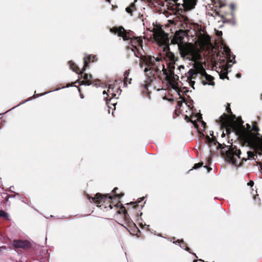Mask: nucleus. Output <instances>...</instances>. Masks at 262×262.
Listing matches in <instances>:
<instances>
[{
  "label": "nucleus",
  "instance_id": "f257e3e1",
  "mask_svg": "<svg viewBox=\"0 0 262 262\" xmlns=\"http://www.w3.org/2000/svg\"><path fill=\"white\" fill-rule=\"evenodd\" d=\"M110 32L116 34L119 37H122L123 40H129L130 46L132 47L131 50L137 57L140 58V66L143 64L146 66L144 72L149 71H156L158 69V62L160 58L158 57H155L150 55H144L142 52V40L140 37L130 38L127 36L126 33L122 27H113L110 29Z\"/></svg>",
  "mask_w": 262,
  "mask_h": 262
},
{
  "label": "nucleus",
  "instance_id": "f03ea898",
  "mask_svg": "<svg viewBox=\"0 0 262 262\" xmlns=\"http://www.w3.org/2000/svg\"><path fill=\"white\" fill-rule=\"evenodd\" d=\"M186 33L183 30L177 31L171 40V43L177 45L181 57L186 60L195 61L201 59L200 50L191 43L184 40Z\"/></svg>",
  "mask_w": 262,
  "mask_h": 262
},
{
  "label": "nucleus",
  "instance_id": "7ed1b4c3",
  "mask_svg": "<svg viewBox=\"0 0 262 262\" xmlns=\"http://www.w3.org/2000/svg\"><path fill=\"white\" fill-rule=\"evenodd\" d=\"M201 60L202 58L199 60L193 61L192 68L190 69L186 74V81L193 89H194L193 86L195 83L194 79L199 74L205 79L204 80L202 79L203 85L208 84L213 86L215 84L213 81V77L207 74L201 62Z\"/></svg>",
  "mask_w": 262,
  "mask_h": 262
},
{
  "label": "nucleus",
  "instance_id": "20e7f679",
  "mask_svg": "<svg viewBox=\"0 0 262 262\" xmlns=\"http://www.w3.org/2000/svg\"><path fill=\"white\" fill-rule=\"evenodd\" d=\"M247 132L244 131L242 135V138L244 142L249 146L256 148L262 151V136L261 138L257 137L259 134L257 133L254 134L252 133L250 129V125L246 124Z\"/></svg>",
  "mask_w": 262,
  "mask_h": 262
},
{
  "label": "nucleus",
  "instance_id": "39448f33",
  "mask_svg": "<svg viewBox=\"0 0 262 262\" xmlns=\"http://www.w3.org/2000/svg\"><path fill=\"white\" fill-rule=\"evenodd\" d=\"M241 150L238 149L236 147H229L226 151V156L228 160L232 165L235 167H237L241 165L239 161Z\"/></svg>",
  "mask_w": 262,
  "mask_h": 262
},
{
  "label": "nucleus",
  "instance_id": "423d86ee",
  "mask_svg": "<svg viewBox=\"0 0 262 262\" xmlns=\"http://www.w3.org/2000/svg\"><path fill=\"white\" fill-rule=\"evenodd\" d=\"M174 67L173 66L169 68L168 72H166V78L169 82L172 88L176 89L177 87V82L176 81L178 80L179 76L174 74Z\"/></svg>",
  "mask_w": 262,
  "mask_h": 262
},
{
  "label": "nucleus",
  "instance_id": "0eeeda50",
  "mask_svg": "<svg viewBox=\"0 0 262 262\" xmlns=\"http://www.w3.org/2000/svg\"><path fill=\"white\" fill-rule=\"evenodd\" d=\"M84 66L82 69V72L80 73L81 77L83 78L84 80V84L86 85H90L92 84V82L90 81L92 79V76L86 73H83V72L85 71V68L88 65V62L86 59V57L83 58Z\"/></svg>",
  "mask_w": 262,
  "mask_h": 262
},
{
  "label": "nucleus",
  "instance_id": "6e6552de",
  "mask_svg": "<svg viewBox=\"0 0 262 262\" xmlns=\"http://www.w3.org/2000/svg\"><path fill=\"white\" fill-rule=\"evenodd\" d=\"M198 0H183L182 6L185 10L193 9Z\"/></svg>",
  "mask_w": 262,
  "mask_h": 262
},
{
  "label": "nucleus",
  "instance_id": "1a4fd4ad",
  "mask_svg": "<svg viewBox=\"0 0 262 262\" xmlns=\"http://www.w3.org/2000/svg\"><path fill=\"white\" fill-rule=\"evenodd\" d=\"M13 245L16 248H26L30 246V243L28 241L14 240Z\"/></svg>",
  "mask_w": 262,
  "mask_h": 262
},
{
  "label": "nucleus",
  "instance_id": "9d476101",
  "mask_svg": "<svg viewBox=\"0 0 262 262\" xmlns=\"http://www.w3.org/2000/svg\"><path fill=\"white\" fill-rule=\"evenodd\" d=\"M220 122V125L222 127H227L230 124V119L229 116L224 114L221 116L217 121Z\"/></svg>",
  "mask_w": 262,
  "mask_h": 262
},
{
  "label": "nucleus",
  "instance_id": "9b49d317",
  "mask_svg": "<svg viewBox=\"0 0 262 262\" xmlns=\"http://www.w3.org/2000/svg\"><path fill=\"white\" fill-rule=\"evenodd\" d=\"M137 0H135L133 3H131L128 6L125 8V11L129 14V16H132L134 13L137 11L136 6L135 3Z\"/></svg>",
  "mask_w": 262,
  "mask_h": 262
},
{
  "label": "nucleus",
  "instance_id": "f8f14e48",
  "mask_svg": "<svg viewBox=\"0 0 262 262\" xmlns=\"http://www.w3.org/2000/svg\"><path fill=\"white\" fill-rule=\"evenodd\" d=\"M106 197V195H102L100 193H97L95 197L90 198L89 199L91 200L92 202H94L96 204L99 203V201L103 199V198Z\"/></svg>",
  "mask_w": 262,
  "mask_h": 262
},
{
  "label": "nucleus",
  "instance_id": "ddd939ff",
  "mask_svg": "<svg viewBox=\"0 0 262 262\" xmlns=\"http://www.w3.org/2000/svg\"><path fill=\"white\" fill-rule=\"evenodd\" d=\"M159 37H160L161 39H162L163 41L165 43L168 41L167 34H165L163 31L159 33Z\"/></svg>",
  "mask_w": 262,
  "mask_h": 262
},
{
  "label": "nucleus",
  "instance_id": "4468645a",
  "mask_svg": "<svg viewBox=\"0 0 262 262\" xmlns=\"http://www.w3.org/2000/svg\"><path fill=\"white\" fill-rule=\"evenodd\" d=\"M129 70H127L124 73V86H127V79H128V77L129 76Z\"/></svg>",
  "mask_w": 262,
  "mask_h": 262
},
{
  "label": "nucleus",
  "instance_id": "2eb2a0df",
  "mask_svg": "<svg viewBox=\"0 0 262 262\" xmlns=\"http://www.w3.org/2000/svg\"><path fill=\"white\" fill-rule=\"evenodd\" d=\"M248 159H254V154L252 151H248L247 152Z\"/></svg>",
  "mask_w": 262,
  "mask_h": 262
},
{
  "label": "nucleus",
  "instance_id": "dca6fc26",
  "mask_svg": "<svg viewBox=\"0 0 262 262\" xmlns=\"http://www.w3.org/2000/svg\"><path fill=\"white\" fill-rule=\"evenodd\" d=\"M202 165H203L202 163H198L195 164L193 166V168H191V169H190L189 171L192 170L193 169H198V168L202 167Z\"/></svg>",
  "mask_w": 262,
  "mask_h": 262
},
{
  "label": "nucleus",
  "instance_id": "f3484780",
  "mask_svg": "<svg viewBox=\"0 0 262 262\" xmlns=\"http://www.w3.org/2000/svg\"><path fill=\"white\" fill-rule=\"evenodd\" d=\"M68 63H69V64L70 65V69L71 70H72L73 71H74V72H76V73L78 74V72L77 71V70L75 68H73L74 63H73L72 62V61H69L68 62Z\"/></svg>",
  "mask_w": 262,
  "mask_h": 262
},
{
  "label": "nucleus",
  "instance_id": "a211bd4d",
  "mask_svg": "<svg viewBox=\"0 0 262 262\" xmlns=\"http://www.w3.org/2000/svg\"><path fill=\"white\" fill-rule=\"evenodd\" d=\"M0 217H5L6 218H8V214L5 212L4 211L0 210Z\"/></svg>",
  "mask_w": 262,
  "mask_h": 262
},
{
  "label": "nucleus",
  "instance_id": "6ab92c4d",
  "mask_svg": "<svg viewBox=\"0 0 262 262\" xmlns=\"http://www.w3.org/2000/svg\"><path fill=\"white\" fill-rule=\"evenodd\" d=\"M209 44V40L208 39H205L201 43L202 46H208Z\"/></svg>",
  "mask_w": 262,
  "mask_h": 262
},
{
  "label": "nucleus",
  "instance_id": "aec40b11",
  "mask_svg": "<svg viewBox=\"0 0 262 262\" xmlns=\"http://www.w3.org/2000/svg\"><path fill=\"white\" fill-rule=\"evenodd\" d=\"M224 51L226 52V53L227 54V56L230 55V49L228 47H225L224 48Z\"/></svg>",
  "mask_w": 262,
  "mask_h": 262
},
{
  "label": "nucleus",
  "instance_id": "412c9836",
  "mask_svg": "<svg viewBox=\"0 0 262 262\" xmlns=\"http://www.w3.org/2000/svg\"><path fill=\"white\" fill-rule=\"evenodd\" d=\"M252 130L254 132H258L259 130V128L255 124H253Z\"/></svg>",
  "mask_w": 262,
  "mask_h": 262
},
{
  "label": "nucleus",
  "instance_id": "4be33fe9",
  "mask_svg": "<svg viewBox=\"0 0 262 262\" xmlns=\"http://www.w3.org/2000/svg\"><path fill=\"white\" fill-rule=\"evenodd\" d=\"M207 141L209 143H213L214 141L213 138H210L209 137H207Z\"/></svg>",
  "mask_w": 262,
  "mask_h": 262
},
{
  "label": "nucleus",
  "instance_id": "5701e85b",
  "mask_svg": "<svg viewBox=\"0 0 262 262\" xmlns=\"http://www.w3.org/2000/svg\"><path fill=\"white\" fill-rule=\"evenodd\" d=\"M117 189H118V188H117V187L115 188L114 189V190H113V193H114V195L115 196L119 197V196H120V194H116V190H117Z\"/></svg>",
  "mask_w": 262,
  "mask_h": 262
},
{
  "label": "nucleus",
  "instance_id": "b1692460",
  "mask_svg": "<svg viewBox=\"0 0 262 262\" xmlns=\"http://www.w3.org/2000/svg\"><path fill=\"white\" fill-rule=\"evenodd\" d=\"M227 104H228V105L226 106V110L228 113H231V110L230 107V105L228 103Z\"/></svg>",
  "mask_w": 262,
  "mask_h": 262
},
{
  "label": "nucleus",
  "instance_id": "393cba45",
  "mask_svg": "<svg viewBox=\"0 0 262 262\" xmlns=\"http://www.w3.org/2000/svg\"><path fill=\"white\" fill-rule=\"evenodd\" d=\"M220 78L221 79H224L225 78H228V77L227 76V74L225 73V74H223V75H220Z\"/></svg>",
  "mask_w": 262,
  "mask_h": 262
},
{
  "label": "nucleus",
  "instance_id": "a878e982",
  "mask_svg": "<svg viewBox=\"0 0 262 262\" xmlns=\"http://www.w3.org/2000/svg\"><path fill=\"white\" fill-rule=\"evenodd\" d=\"M184 69V66L183 65H181L178 67V70H179L180 71H181V69Z\"/></svg>",
  "mask_w": 262,
  "mask_h": 262
},
{
  "label": "nucleus",
  "instance_id": "bb28decb",
  "mask_svg": "<svg viewBox=\"0 0 262 262\" xmlns=\"http://www.w3.org/2000/svg\"><path fill=\"white\" fill-rule=\"evenodd\" d=\"M103 94L104 95H105L106 96V97H105V96H104V99H105L107 98V96H108V95H107V94L106 92L105 91H104L103 92Z\"/></svg>",
  "mask_w": 262,
  "mask_h": 262
},
{
  "label": "nucleus",
  "instance_id": "cd10ccee",
  "mask_svg": "<svg viewBox=\"0 0 262 262\" xmlns=\"http://www.w3.org/2000/svg\"><path fill=\"white\" fill-rule=\"evenodd\" d=\"M131 81H132V78H129L128 77V79H127V84L128 83V84H130L131 83Z\"/></svg>",
  "mask_w": 262,
  "mask_h": 262
},
{
  "label": "nucleus",
  "instance_id": "c85d7f7f",
  "mask_svg": "<svg viewBox=\"0 0 262 262\" xmlns=\"http://www.w3.org/2000/svg\"><path fill=\"white\" fill-rule=\"evenodd\" d=\"M230 8H231V9L232 10H234V8H235V6H234V4H231L230 5Z\"/></svg>",
  "mask_w": 262,
  "mask_h": 262
},
{
  "label": "nucleus",
  "instance_id": "c756f323",
  "mask_svg": "<svg viewBox=\"0 0 262 262\" xmlns=\"http://www.w3.org/2000/svg\"><path fill=\"white\" fill-rule=\"evenodd\" d=\"M248 184L250 186H252L254 184V183L253 181H250Z\"/></svg>",
  "mask_w": 262,
  "mask_h": 262
},
{
  "label": "nucleus",
  "instance_id": "7c9ffc66",
  "mask_svg": "<svg viewBox=\"0 0 262 262\" xmlns=\"http://www.w3.org/2000/svg\"><path fill=\"white\" fill-rule=\"evenodd\" d=\"M165 1H167V2L168 1H172V2L176 3L179 0H165Z\"/></svg>",
  "mask_w": 262,
  "mask_h": 262
},
{
  "label": "nucleus",
  "instance_id": "2f4dec72",
  "mask_svg": "<svg viewBox=\"0 0 262 262\" xmlns=\"http://www.w3.org/2000/svg\"><path fill=\"white\" fill-rule=\"evenodd\" d=\"M95 57V56H93V58H94ZM89 60H91L92 59V56L91 55H89Z\"/></svg>",
  "mask_w": 262,
  "mask_h": 262
},
{
  "label": "nucleus",
  "instance_id": "473e14b6",
  "mask_svg": "<svg viewBox=\"0 0 262 262\" xmlns=\"http://www.w3.org/2000/svg\"><path fill=\"white\" fill-rule=\"evenodd\" d=\"M113 196H112V195H110V196H108V199H110V200L113 199Z\"/></svg>",
  "mask_w": 262,
  "mask_h": 262
},
{
  "label": "nucleus",
  "instance_id": "72a5a7b5",
  "mask_svg": "<svg viewBox=\"0 0 262 262\" xmlns=\"http://www.w3.org/2000/svg\"><path fill=\"white\" fill-rule=\"evenodd\" d=\"M144 197L141 198L140 199V201H139V202H140L142 201L144 199Z\"/></svg>",
  "mask_w": 262,
  "mask_h": 262
},
{
  "label": "nucleus",
  "instance_id": "f704fd0d",
  "mask_svg": "<svg viewBox=\"0 0 262 262\" xmlns=\"http://www.w3.org/2000/svg\"><path fill=\"white\" fill-rule=\"evenodd\" d=\"M221 136H222V137H225V133H222V135H221Z\"/></svg>",
  "mask_w": 262,
  "mask_h": 262
},
{
  "label": "nucleus",
  "instance_id": "c9c22d12",
  "mask_svg": "<svg viewBox=\"0 0 262 262\" xmlns=\"http://www.w3.org/2000/svg\"><path fill=\"white\" fill-rule=\"evenodd\" d=\"M235 24H236L235 21L234 20H233L232 24H233V25H235Z\"/></svg>",
  "mask_w": 262,
  "mask_h": 262
},
{
  "label": "nucleus",
  "instance_id": "e433bc0d",
  "mask_svg": "<svg viewBox=\"0 0 262 262\" xmlns=\"http://www.w3.org/2000/svg\"><path fill=\"white\" fill-rule=\"evenodd\" d=\"M237 77H241V74H238L237 75Z\"/></svg>",
  "mask_w": 262,
  "mask_h": 262
},
{
  "label": "nucleus",
  "instance_id": "4c0bfd02",
  "mask_svg": "<svg viewBox=\"0 0 262 262\" xmlns=\"http://www.w3.org/2000/svg\"><path fill=\"white\" fill-rule=\"evenodd\" d=\"M185 250H186V251H188L189 250V248L188 247H186V248L185 249Z\"/></svg>",
  "mask_w": 262,
  "mask_h": 262
},
{
  "label": "nucleus",
  "instance_id": "58836bf2",
  "mask_svg": "<svg viewBox=\"0 0 262 262\" xmlns=\"http://www.w3.org/2000/svg\"><path fill=\"white\" fill-rule=\"evenodd\" d=\"M242 159H243V160H245V161H246V158H242Z\"/></svg>",
  "mask_w": 262,
  "mask_h": 262
},
{
  "label": "nucleus",
  "instance_id": "ea45409f",
  "mask_svg": "<svg viewBox=\"0 0 262 262\" xmlns=\"http://www.w3.org/2000/svg\"><path fill=\"white\" fill-rule=\"evenodd\" d=\"M202 123L203 125H204L205 124V122H203V121L202 122Z\"/></svg>",
  "mask_w": 262,
  "mask_h": 262
},
{
  "label": "nucleus",
  "instance_id": "a19ab883",
  "mask_svg": "<svg viewBox=\"0 0 262 262\" xmlns=\"http://www.w3.org/2000/svg\"><path fill=\"white\" fill-rule=\"evenodd\" d=\"M25 102L21 103V104L24 103ZM21 103L19 104L17 106L20 105Z\"/></svg>",
  "mask_w": 262,
  "mask_h": 262
},
{
  "label": "nucleus",
  "instance_id": "79ce46f5",
  "mask_svg": "<svg viewBox=\"0 0 262 262\" xmlns=\"http://www.w3.org/2000/svg\"><path fill=\"white\" fill-rule=\"evenodd\" d=\"M221 34H222V32H220V33L219 34H218V35H221Z\"/></svg>",
  "mask_w": 262,
  "mask_h": 262
},
{
  "label": "nucleus",
  "instance_id": "37998d69",
  "mask_svg": "<svg viewBox=\"0 0 262 262\" xmlns=\"http://www.w3.org/2000/svg\"><path fill=\"white\" fill-rule=\"evenodd\" d=\"M221 34H222V32H220V33L219 34H218V35H221Z\"/></svg>",
  "mask_w": 262,
  "mask_h": 262
},
{
  "label": "nucleus",
  "instance_id": "c03bdc74",
  "mask_svg": "<svg viewBox=\"0 0 262 262\" xmlns=\"http://www.w3.org/2000/svg\"><path fill=\"white\" fill-rule=\"evenodd\" d=\"M221 34H222V32H220V33L219 34H218V35H221Z\"/></svg>",
  "mask_w": 262,
  "mask_h": 262
},
{
  "label": "nucleus",
  "instance_id": "a18cd8bd",
  "mask_svg": "<svg viewBox=\"0 0 262 262\" xmlns=\"http://www.w3.org/2000/svg\"><path fill=\"white\" fill-rule=\"evenodd\" d=\"M30 100V99H28V100H26V101H25V102L28 101H29Z\"/></svg>",
  "mask_w": 262,
  "mask_h": 262
},
{
  "label": "nucleus",
  "instance_id": "49530a36",
  "mask_svg": "<svg viewBox=\"0 0 262 262\" xmlns=\"http://www.w3.org/2000/svg\"><path fill=\"white\" fill-rule=\"evenodd\" d=\"M231 15H232V17H234V14H233V13H231Z\"/></svg>",
  "mask_w": 262,
  "mask_h": 262
},
{
  "label": "nucleus",
  "instance_id": "de8ad7c7",
  "mask_svg": "<svg viewBox=\"0 0 262 262\" xmlns=\"http://www.w3.org/2000/svg\"><path fill=\"white\" fill-rule=\"evenodd\" d=\"M80 97H81V98H83V96H82L81 95H80Z\"/></svg>",
  "mask_w": 262,
  "mask_h": 262
},
{
  "label": "nucleus",
  "instance_id": "09e8293b",
  "mask_svg": "<svg viewBox=\"0 0 262 262\" xmlns=\"http://www.w3.org/2000/svg\"><path fill=\"white\" fill-rule=\"evenodd\" d=\"M106 1H107V2H110V1H111V0H106Z\"/></svg>",
  "mask_w": 262,
  "mask_h": 262
},
{
  "label": "nucleus",
  "instance_id": "8fccbe9b",
  "mask_svg": "<svg viewBox=\"0 0 262 262\" xmlns=\"http://www.w3.org/2000/svg\"><path fill=\"white\" fill-rule=\"evenodd\" d=\"M59 90V89H56L55 90H56V91H57V90Z\"/></svg>",
  "mask_w": 262,
  "mask_h": 262
},
{
  "label": "nucleus",
  "instance_id": "3c124183",
  "mask_svg": "<svg viewBox=\"0 0 262 262\" xmlns=\"http://www.w3.org/2000/svg\"><path fill=\"white\" fill-rule=\"evenodd\" d=\"M210 135L212 136L213 135V133L212 134H211Z\"/></svg>",
  "mask_w": 262,
  "mask_h": 262
},
{
  "label": "nucleus",
  "instance_id": "603ef678",
  "mask_svg": "<svg viewBox=\"0 0 262 262\" xmlns=\"http://www.w3.org/2000/svg\"><path fill=\"white\" fill-rule=\"evenodd\" d=\"M197 260H194L193 262H196Z\"/></svg>",
  "mask_w": 262,
  "mask_h": 262
}]
</instances>
